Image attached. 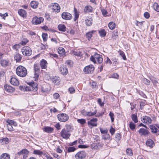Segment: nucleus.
Wrapping results in <instances>:
<instances>
[{"instance_id": "nucleus-1", "label": "nucleus", "mask_w": 159, "mask_h": 159, "mask_svg": "<svg viewBox=\"0 0 159 159\" xmlns=\"http://www.w3.org/2000/svg\"><path fill=\"white\" fill-rule=\"evenodd\" d=\"M16 72L18 75L21 77H25L27 73L26 69L21 66H19L17 67Z\"/></svg>"}, {"instance_id": "nucleus-2", "label": "nucleus", "mask_w": 159, "mask_h": 159, "mask_svg": "<svg viewBox=\"0 0 159 159\" xmlns=\"http://www.w3.org/2000/svg\"><path fill=\"white\" fill-rule=\"evenodd\" d=\"M90 59L94 63L96 62V60L99 63H101L103 61V58L102 57V56L97 53H95L93 56H91Z\"/></svg>"}, {"instance_id": "nucleus-3", "label": "nucleus", "mask_w": 159, "mask_h": 159, "mask_svg": "<svg viewBox=\"0 0 159 159\" xmlns=\"http://www.w3.org/2000/svg\"><path fill=\"white\" fill-rule=\"evenodd\" d=\"M40 68L38 64H36L34 65V73L33 78L34 80H37L39 79L40 72Z\"/></svg>"}, {"instance_id": "nucleus-4", "label": "nucleus", "mask_w": 159, "mask_h": 159, "mask_svg": "<svg viewBox=\"0 0 159 159\" xmlns=\"http://www.w3.org/2000/svg\"><path fill=\"white\" fill-rule=\"evenodd\" d=\"M22 54L25 56H29L32 53V50L31 48L28 46H25L21 49Z\"/></svg>"}, {"instance_id": "nucleus-5", "label": "nucleus", "mask_w": 159, "mask_h": 159, "mask_svg": "<svg viewBox=\"0 0 159 159\" xmlns=\"http://www.w3.org/2000/svg\"><path fill=\"white\" fill-rule=\"evenodd\" d=\"M61 136L63 138L67 139L70 135V132L67 129H63L60 132Z\"/></svg>"}, {"instance_id": "nucleus-6", "label": "nucleus", "mask_w": 159, "mask_h": 159, "mask_svg": "<svg viewBox=\"0 0 159 159\" xmlns=\"http://www.w3.org/2000/svg\"><path fill=\"white\" fill-rule=\"evenodd\" d=\"M57 117L58 120L61 122H65L69 119V116L65 113L59 114L57 115Z\"/></svg>"}, {"instance_id": "nucleus-7", "label": "nucleus", "mask_w": 159, "mask_h": 159, "mask_svg": "<svg viewBox=\"0 0 159 159\" xmlns=\"http://www.w3.org/2000/svg\"><path fill=\"white\" fill-rule=\"evenodd\" d=\"M98 119L96 118H94L91 119L87 122V124L89 127L92 129L94 127H96L97 126V122Z\"/></svg>"}, {"instance_id": "nucleus-8", "label": "nucleus", "mask_w": 159, "mask_h": 159, "mask_svg": "<svg viewBox=\"0 0 159 159\" xmlns=\"http://www.w3.org/2000/svg\"><path fill=\"white\" fill-rule=\"evenodd\" d=\"M94 70V66L92 65H90L85 67L84 69V71L85 74L93 73Z\"/></svg>"}, {"instance_id": "nucleus-9", "label": "nucleus", "mask_w": 159, "mask_h": 159, "mask_svg": "<svg viewBox=\"0 0 159 159\" xmlns=\"http://www.w3.org/2000/svg\"><path fill=\"white\" fill-rule=\"evenodd\" d=\"M86 153L84 151H81L78 152L75 156V157L77 159H84L86 156Z\"/></svg>"}, {"instance_id": "nucleus-10", "label": "nucleus", "mask_w": 159, "mask_h": 159, "mask_svg": "<svg viewBox=\"0 0 159 159\" xmlns=\"http://www.w3.org/2000/svg\"><path fill=\"white\" fill-rule=\"evenodd\" d=\"M44 19L42 17L35 16L32 20V22L34 24H39L43 21Z\"/></svg>"}, {"instance_id": "nucleus-11", "label": "nucleus", "mask_w": 159, "mask_h": 159, "mask_svg": "<svg viewBox=\"0 0 159 159\" xmlns=\"http://www.w3.org/2000/svg\"><path fill=\"white\" fill-rule=\"evenodd\" d=\"M59 71L61 74L63 75H67L68 73V70L66 66L64 65H62L59 68Z\"/></svg>"}, {"instance_id": "nucleus-12", "label": "nucleus", "mask_w": 159, "mask_h": 159, "mask_svg": "<svg viewBox=\"0 0 159 159\" xmlns=\"http://www.w3.org/2000/svg\"><path fill=\"white\" fill-rule=\"evenodd\" d=\"M51 10L53 12H59L60 11V7L57 3H53Z\"/></svg>"}, {"instance_id": "nucleus-13", "label": "nucleus", "mask_w": 159, "mask_h": 159, "mask_svg": "<svg viewBox=\"0 0 159 159\" xmlns=\"http://www.w3.org/2000/svg\"><path fill=\"white\" fill-rule=\"evenodd\" d=\"M61 17L63 19L66 20H70L72 18V16L68 12H64L61 14Z\"/></svg>"}, {"instance_id": "nucleus-14", "label": "nucleus", "mask_w": 159, "mask_h": 159, "mask_svg": "<svg viewBox=\"0 0 159 159\" xmlns=\"http://www.w3.org/2000/svg\"><path fill=\"white\" fill-rule=\"evenodd\" d=\"M5 90L8 93H11L15 90V89L11 86L5 85L4 86Z\"/></svg>"}, {"instance_id": "nucleus-15", "label": "nucleus", "mask_w": 159, "mask_h": 159, "mask_svg": "<svg viewBox=\"0 0 159 159\" xmlns=\"http://www.w3.org/2000/svg\"><path fill=\"white\" fill-rule=\"evenodd\" d=\"M152 121V119L149 117L146 116H143L142 120V121L143 123L147 124H150L151 123Z\"/></svg>"}, {"instance_id": "nucleus-16", "label": "nucleus", "mask_w": 159, "mask_h": 159, "mask_svg": "<svg viewBox=\"0 0 159 159\" xmlns=\"http://www.w3.org/2000/svg\"><path fill=\"white\" fill-rule=\"evenodd\" d=\"M11 84L14 86H18L19 84L18 80L15 77H12L10 80Z\"/></svg>"}, {"instance_id": "nucleus-17", "label": "nucleus", "mask_w": 159, "mask_h": 159, "mask_svg": "<svg viewBox=\"0 0 159 159\" xmlns=\"http://www.w3.org/2000/svg\"><path fill=\"white\" fill-rule=\"evenodd\" d=\"M139 134L141 135H146L148 134L149 132L148 130L144 129L141 128L139 131Z\"/></svg>"}, {"instance_id": "nucleus-18", "label": "nucleus", "mask_w": 159, "mask_h": 159, "mask_svg": "<svg viewBox=\"0 0 159 159\" xmlns=\"http://www.w3.org/2000/svg\"><path fill=\"white\" fill-rule=\"evenodd\" d=\"M30 85L31 86L30 87L31 88L32 90L34 91H35L37 90V83L34 82H31L30 83Z\"/></svg>"}, {"instance_id": "nucleus-19", "label": "nucleus", "mask_w": 159, "mask_h": 159, "mask_svg": "<svg viewBox=\"0 0 159 159\" xmlns=\"http://www.w3.org/2000/svg\"><path fill=\"white\" fill-rule=\"evenodd\" d=\"M41 90L42 92L47 93L49 91V88L48 86L46 84L43 85L41 88Z\"/></svg>"}, {"instance_id": "nucleus-20", "label": "nucleus", "mask_w": 159, "mask_h": 159, "mask_svg": "<svg viewBox=\"0 0 159 159\" xmlns=\"http://www.w3.org/2000/svg\"><path fill=\"white\" fill-rule=\"evenodd\" d=\"M47 61L44 60L42 59L40 61V65L42 69H45L47 67Z\"/></svg>"}, {"instance_id": "nucleus-21", "label": "nucleus", "mask_w": 159, "mask_h": 159, "mask_svg": "<svg viewBox=\"0 0 159 159\" xmlns=\"http://www.w3.org/2000/svg\"><path fill=\"white\" fill-rule=\"evenodd\" d=\"M146 144L149 147L152 148L154 145V143L152 140L148 139V140L146 142Z\"/></svg>"}, {"instance_id": "nucleus-22", "label": "nucleus", "mask_w": 159, "mask_h": 159, "mask_svg": "<svg viewBox=\"0 0 159 159\" xmlns=\"http://www.w3.org/2000/svg\"><path fill=\"white\" fill-rule=\"evenodd\" d=\"M58 28L59 31L65 32L66 30V27L64 25L62 24H59L58 26Z\"/></svg>"}, {"instance_id": "nucleus-23", "label": "nucleus", "mask_w": 159, "mask_h": 159, "mask_svg": "<svg viewBox=\"0 0 159 159\" xmlns=\"http://www.w3.org/2000/svg\"><path fill=\"white\" fill-rule=\"evenodd\" d=\"M18 13L20 16L22 17H25L26 16V12L24 10L21 9L19 10Z\"/></svg>"}, {"instance_id": "nucleus-24", "label": "nucleus", "mask_w": 159, "mask_h": 159, "mask_svg": "<svg viewBox=\"0 0 159 159\" xmlns=\"http://www.w3.org/2000/svg\"><path fill=\"white\" fill-rule=\"evenodd\" d=\"M74 20L75 21L79 17V12L78 11L77 9L75 8H74Z\"/></svg>"}, {"instance_id": "nucleus-25", "label": "nucleus", "mask_w": 159, "mask_h": 159, "mask_svg": "<svg viewBox=\"0 0 159 159\" xmlns=\"http://www.w3.org/2000/svg\"><path fill=\"white\" fill-rule=\"evenodd\" d=\"M149 128L150 129L151 132L154 133H156L157 132L158 129L155 125H151L149 126Z\"/></svg>"}, {"instance_id": "nucleus-26", "label": "nucleus", "mask_w": 159, "mask_h": 159, "mask_svg": "<svg viewBox=\"0 0 159 159\" xmlns=\"http://www.w3.org/2000/svg\"><path fill=\"white\" fill-rule=\"evenodd\" d=\"M85 23L88 26L91 25L92 24V20L91 18L89 17H87L85 20Z\"/></svg>"}, {"instance_id": "nucleus-27", "label": "nucleus", "mask_w": 159, "mask_h": 159, "mask_svg": "<svg viewBox=\"0 0 159 159\" xmlns=\"http://www.w3.org/2000/svg\"><path fill=\"white\" fill-rule=\"evenodd\" d=\"M59 77L56 76L52 78V80L54 84H57L59 82Z\"/></svg>"}, {"instance_id": "nucleus-28", "label": "nucleus", "mask_w": 159, "mask_h": 159, "mask_svg": "<svg viewBox=\"0 0 159 159\" xmlns=\"http://www.w3.org/2000/svg\"><path fill=\"white\" fill-rule=\"evenodd\" d=\"M14 57L16 62L19 61L21 60V55L18 53H16L14 56Z\"/></svg>"}, {"instance_id": "nucleus-29", "label": "nucleus", "mask_w": 159, "mask_h": 159, "mask_svg": "<svg viewBox=\"0 0 159 159\" xmlns=\"http://www.w3.org/2000/svg\"><path fill=\"white\" fill-rule=\"evenodd\" d=\"M92 8L90 6H87L85 7L84 9V12L86 13L92 12Z\"/></svg>"}, {"instance_id": "nucleus-30", "label": "nucleus", "mask_w": 159, "mask_h": 159, "mask_svg": "<svg viewBox=\"0 0 159 159\" xmlns=\"http://www.w3.org/2000/svg\"><path fill=\"white\" fill-rule=\"evenodd\" d=\"M100 146L101 144L99 143H93L91 146V148L94 149H97Z\"/></svg>"}, {"instance_id": "nucleus-31", "label": "nucleus", "mask_w": 159, "mask_h": 159, "mask_svg": "<svg viewBox=\"0 0 159 159\" xmlns=\"http://www.w3.org/2000/svg\"><path fill=\"white\" fill-rule=\"evenodd\" d=\"M10 155L7 153H3L0 156V159H10Z\"/></svg>"}, {"instance_id": "nucleus-32", "label": "nucleus", "mask_w": 159, "mask_h": 159, "mask_svg": "<svg viewBox=\"0 0 159 159\" xmlns=\"http://www.w3.org/2000/svg\"><path fill=\"white\" fill-rule=\"evenodd\" d=\"M38 3L35 1H32L30 3L31 7L35 9L37 7L38 5Z\"/></svg>"}, {"instance_id": "nucleus-33", "label": "nucleus", "mask_w": 159, "mask_h": 159, "mask_svg": "<svg viewBox=\"0 0 159 159\" xmlns=\"http://www.w3.org/2000/svg\"><path fill=\"white\" fill-rule=\"evenodd\" d=\"M29 153V151L26 149H23L17 153V154L19 155H23L24 154H26Z\"/></svg>"}, {"instance_id": "nucleus-34", "label": "nucleus", "mask_w": 159, "mask_h": 159, "mask_svg": "<svg viewBox=\"0 0 159 159\" xmlns=\"http://www.w3.org/2000/svg\"><path fill=\"white\" fill-rule=\"evenodd\" d=\"M9 61L6 60H3L1 61L0 62L1 65L3 67H5L8 65Z\"/></svg>"}, {"instance_id": "nucleus-35", "label": "nucleus", "mask_w": 159, "mask_h": 159, "mask_svg": "<svg viewBox=\"0 0 159 159\" xmlns=\"http://www.w3.org/2000/svg\"><path fill=\"white\" fill-rule=\"evenodd\" d=\"M94 31H91L89 32L86 34V36L88 40H90V39L92 36V34Z\"/></svg>"}, {"instance_id": "nucleus-36", "label": "nucleus", "mask_w": 159, "mask_h": 159, "mask_svg": "<svg viewBox=\"0 0 159 159\" xmlns=\"http://www.w3.org/2000/svg\"><path fill=\"white\" fill-rule=\"evenodd\" d=\"M44 130L46 132L50 133L52 132L53 130V129L51 127H47L44 128Z\"/></svg>"}, {"instance_id": "nucleus-37", "label": "nucleus", "mask_w": 159, "mask_h": 159, "mask_svg": "<svg viewBox=\"0 0 159 159\" xmlns=\"http://www.w3.org/2000/svg\"><path fill=\"white\" fill-rule=\"evenodd\" d=\"M77 121L82 125H84L86 123V120L83 118L77 119Z\"/></svg>"}, {"instance_id": "nucleus-38", "label": "nucleus", "mask_w": 159, "mask_h": 159, "mask_svg": "<svg viewBox=\"0 0 159 159\" xmlns=\"http://www.w3.org/2000/svg\"><path fill=\"white\" fill-rule=\"evenodd\" d=\"M131 118L132 120L135 123L138 122V118L137 115L132 114L131 115Z\"/></svg>"}, {"instance_id": "nucleus-39", "label": "nucleus", "mask_w": 159, "mask_h": 159, "mask_svg": "<svg viewBox=\"0 0 159 159\" xmlns=\"http://www.w3.org/2000/svg\"><path fill=\"white\" fill-rule=\"evenodd\" d=\"M108 27L111 30L114 29L115 27V24L113 22H110L108 24Z\"/></svg>"}, {"instance_id": "nucleus-40", "label": "nucleus", "mask_w": 159, "mask_h": 159, "mask_svg": "<svg viewBox=\"0 0 159 159\" xmlns=\"http://www.w3.org/2000/svg\"><path fill=\"white\" fill-rule=\"evenodd\" d=\"M99 33L100 34V35L102 37H104L106 35V32L104 29H102L99 30Z\"/></svg>"}, {"instance_id": "nucleus-41", "label": "nucleus", "mask_w": 159, "mask_h": 159, "mask_svg": "<svg viewBox=\"0 0 159 159\" xmlns=\"http://www.w3.org/2000/svg\"><path fill=\"white\" fill-rule=\"evenodd\" d=\"M58 52L60 54L62 55L65 54V49L62 47H59L58 48Z\"/></svg>"}, {"instance_id": "nucleus-42", "label": "nucleus", "mask_w": 159, "mask_h": 159, "mask_svg": "<svg viewBox=\"0 0 159 159\" xmlns=\"http://www.w3.org/2000/svg\"><path fill=\"white\" fill-rule=\"evenodd\" d=\"M97 110H95L94 111L92 112L91 111H88L87 116H91L96 115L97 113Z\"/></svg>"}, {"instance_id": "nucleus-43", "label": "nucleus", "mask_w": 159, "mask_h": 159, "mask_svg": "<svg viewBox=\"0 0 159 159\" xmlns=\"http://www.w3.org/2000/svg\"><path fill=\"white\" fill-rule=\"evenodd\" d=\"M150 79L154 86H157V84L158 82L156 79L154 77H152L150 78Z\"/></svg>"}, {"instance_id": "nucleus-44", "label": "nucleus", "mask_w": 159, "mask_h": 159, "mask_svg": "<svg viewBox=\"0 0 159 159\" xmlns=\"http://www.w3.org/2000/svg\"><path fill=\"white\" fill-rule=\"evenodd\" d=\"M126 153L129 156H132L133 155L132 151L131 149H127L126 150Z\"/></svg>"}, {"instance_id": "nucleus-45", "label": "nucleus", "mask_w": 159, "mask_h": 159, "mask_svg": "<svg viewBox=\"0 0 159 159\" xmlns=\"http://www.w3.org/2000/svg\"><path fill=\"white\" fill-rule=\"evenodd\" d=\"M154 9L157 12H159V5L157 3H154L153 4Z\"/></svg>"}, {"instance_id": "nucleus-46", "label": "nucleus", "mask_w": 159, "mask_h": 159, "mask_svg": "<svg viewBox=\"0 0 159 159\" xmlns=\"http://www.w3.org/2000/svg\"><path fill=\"white\" fill-rule=\"evenodd\" d=\"M118 36V32L114 31L112 35V38L114 39H116Z\"/></svg>"}, {"instance_id": "nucleus-47", "label": "nucleus", "mask_w": 159, "mask_h": 159, "mask_svg": "<svg viewBox=\"0 0 159 159\" xmlns=\"http://www.w3.org/2000/svg\"><path fill=\"white\" fill-rule=\"evenodd\" d=\"M129 126L130 129L132 130H133L135 129V125L132 122L129 123Z\"/></svg>"}, {"instance_id": "nucleus-48", "label": "nucleus", "mask_w": 159, "mask_h": 159, "mask_svg": "<svg viewBox=\"0 0 159 159\" xmlns=\"http://www.w3.org/2000/svg\"><path fill=\"white\" fill-rule=\"evenodd\" d=\"M118 52L120 55L122 57L124 60H125L126 59V57L123 51H119Z\"/></svg>"}, {"instance_id": "nucleus-49", "label": "nucleus", "mask_w": 159, "mask_h": 159, "mask_svg": "<svg viewBox=\"0 0 159 159\" xmlns=\"http://www.w3.org/2000/svg\"><path fill=\"white\" fill-rule=\"evenodd\" d=\"M1 141L4 143L7 144L8 143L9 140L7 138H3L1 140Z\"/></svg>"}, {"instance_id": "nucleus-50", "label": "nucleus", "mask_w": 159, "mask_h": 159, "mask_svg": "<svg viewBox=\"0 0 159 159\" xmlns=\"http://www.w3.org/2000/svg\"><path fill=\"white\" fill-rule=\"evenodd\" d=\"M72 53L73 55L77 56H81V52L80 51H74L72 52Z\"/></svg>"}, {"instance_id": "nucleus-51", "label": "nucleus", "mask_w": 159, "mask_h": 159, "mask_svg": "<svg viewBox=\"0 0 159 159\" xmlns=\"http://www.w3.org/2000/svg\"><path fill=\"white\" fill-rule=\"evenodd\" d=\"M28 41H29L27 39H23L20 42V43L23 45H25L28 42Z\"/></svg>"}, {"instance_id": "nucleus-52", "label": "nucleus", "mask_w": 159, "mask_h": 159, "mask_svg": "<svg viewBox=\"0 0 159 159\" xmlns=\"http://www.w3.org/2000/svg\"><path fill=\"white\" fill-rule=\"evenodd\" d=\"M42 37L44 41H46L47 39L48 35L46 33H43L42 34Z\"/></svg>"}, {"instance_id": "nucleus-53", "label": "nucleus", "mask_w": 159, "mask_h": 159, "mask_svg": "<svg viewBox=\"0 0 159 159\" xmlns=\"http://www.w3.org/2000/svg\"><path fill=\"white\" fill-rule=\"evenodd\" d=\"M143 82L145 84L149 85L150 84V81L147 79L144 78L143 80Z\"/></svg>"}, {"instance_id": "nucleus-54", "label": "nucleus", "mask_w": 159, "mask_h": 159, "mask_svg": "<svg viewBox=\"0 0 159 159\" xmlns=\"http://www.w3.org/2000/svg\"><path fill=\"white\" fill-rule=\"evenodd\" d=\"M34 154L41 155L43 154V152L39 150H35L34 151Z\"/></svg>"}, {"instance_id": "nucleus-55", "label": "nucleus", "mask_w": 159, "mask_h": 159, "mask_svg": "<svg viewBox=\"0 0 159 159\" xmlns=\"http://www.w3.org/2000/svg\"><path fill=\"white\" fill-rule=\"evenodd\" d=\"M100 130L101 133L103 134H107V133L108 131V130L107 129H104L102 128H100Z\"/></svg>"}, {"instance_id": "nucleus-56", "label": "nucleus", "mask_w": 159, "mask_h": 159, "mask_svg": "<svg viewBox=\"0 0 159 159\" xmlns=\"http://www.w3.org/2000/svg\"><path fill=\"white\" fill-rule=\"evenodd\" d=\"M110 137L109 134H105L104 135L102 136V139L105 140L109 139Z\"/></svg>"}, {"instance_id": "nucleus-57", "label": "nucleus", "mask_w": 159, "mask_h": 159, "mask_svg": "<svg viewBox=\"0 0 159 159\" xmlns=\"http://www.w3.org/2000/svg\"><path fill=\"white\" fill-rule=\"evenodd\" d=\"M143 21L139 22L138 21H136L135 24L137 26L141 27L143 25Z\"/></svg>"}, {"instance_id": "nucleus-58", "label": "nucleus", "mask_w": 159, "mask_h": 159, "mask_svg": "<svg viewBox=\"0 0 159 159\" xmlns=\"http://www.w3.org/2000/svg\"><path fill=\"white\" fill-rule=\"evenodd\" d=\"M101 11L102 12V14L104 16H107V11L103 8H102L101 9Z\"/></svg>"}, {"instance_id": "nucleus-59", "label": "nucleus", "mask_w": 159, "mask_h": 159, "mask_svg": "<svg viewBox=\"0 0 159 159\" xmlns=\"http://www.w3.org/2000/svg\"><path fill=\"white\" fill-rule=\"evenodd\" d=\"M7 127L8 130L10 131H13L14 130V129L12 125L10 124L7 125Z\"/></svg>"}, {"instance_id": "nucleus-60", "label": "nucleus", "mask_w": 159, "mask_h": 159, "mask_svg": "<svg viewBox=\"0 0 159 159\" xmlns=\"http://www.w3.org/2000/svg\"><path fill=\"white\" fill-rule=\"evenodd\" d=\"M76 149V148L74 147H70L68 149V151L69 152H74Z\"/></svg>"}, {"instance_id": "nucleus-61", "label": "nucleus", "mask_w": 159, "mask_h": 159, "mask_svg": "<svg viewBox=\"0 0 159 159\" xmlns=\"http://www.w3.org/2000/svg\"><path fill=\"white\" fill-rule=\"evenodd\" d=\"M109 116H110V117H111V121L112 122H113L114 120V114L113 113L111 112H110L109 113Z\"/></svg>"}, {"instance_id": "nucleus-62", "label": "nucleus", "mask_w": 159, "mask_h": 159, "mask_svg": "<svg viewBox=\"0 0 159 159\" xmlns=\"http://www.w3.org/2000/svg\"><path fill=\"white\" fill-rule=\"evenodd\" d=\"M8 16V13H6L4 14L0 13V16L2 17L3 19L5 20L6 16Z\"/></svg>"}, {"instance_id": "nucleus-63", "label": "nucleus", "mask_w": 159, "mask_h": 159, "mask_svg": "<svg viewBox=\"0 0 159 159\" xmlns=\"http://www.w3.org/2000/svg\"><path fill=\"white\" fill-rule=\"evenodd\" d=\"M91 86L93 88H96L97 87V83L95 82H92L91 83Z\"/></svg>"}, {"instance_id": "nucleus-64", "label": "nucleus", "mask_w": 159, "mask_h": 159, "mask_svg": "<svg viewBox=\"0 0 159 159\" xmlns=\"http://www.w3.org/2000/svg\"><path fill=\"white\" fill-rule=\"evenodd\" d=\"M104 114V112H98L95 115V116L97 117H99L102 116Z\"/></svg>"}]
</instances>
